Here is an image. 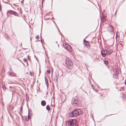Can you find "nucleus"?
Returning a JSON list of instances; mask_svg holds the SVG:
<instances>
[{
  "mask_svg": "<svg viewBox=\"0 0 126 126\" xmlns=\"http://www.w3.org/2000/svg\"><path fill=\"white\" fill-rule=\"evenodd\" d=\"M29 114H30L29 112L28 114V116H26L25 117V119L26 121H28L29 119Z\"/></svg>",
  "mask_w": 126,
  "mask_h": 126,
  "instance_id": "9b49d317",
  "label": "nucleus"
},
{
  "mask_svg": "<svg viewBox=\"0 0 126 126\" xmlns=\"http://www.w3.org/2000/svg\"><path fill=\"white\" fill-rule=\"evenodd\" d=\"M41 103L42 105L43 106H45L46 104V102L44 100L42 101L41 102Z\"/></svg>",
  "mask_w": 126,
  "mask_h": 126,
  "instance_id": "f8f14e48",
  "label": "nucleus"
},
{
  "mask_svg": "<svg viewBox=\"0 0 126 126\" xmlns=\"http://www.w3.org/2000/svg\"><path fill=\"white\" fill-rule=\"evenodd\" d=\"M108 30L110 33L111 34L112 36L114 37V33L113 31V28L112 27L110 26L108 27Z\"/></svg>",
  "mask_w": 126,
  "mask_h": 126,
  "instance_id": "20e7f679",
  "label": "nucleus"
},
{
  "mask_svg": "<svg viewBox=\"0 0 126 126\" xmlns=\"http://www.w3.org/2000/svg\"><path fill=\"white\" fill-rule=\"evenodd\" d=\"M116 73H115V75H116V76H117V75L119 73V71L118 70H116Z\"/></svg>",
  "mask_w": 126,
  "mask_h": 126,
  "instance_id": "dca6fc26",
  "label": "nucleus"
},
{
  "mask_svg": "<svg viewBox=\"0 0 126 126\" xmlns=\"http://www.w3.org/2000/svg\"><path fill=\"white\" fill-rule=\"evenodd\" d=\"M47 73L48 74L50 73V71L49 70H47Z\"/></svg>",
  "mask_w": 126,
  "mask_h": 126,
  "instance_id": "5701e85b",
  "label": "nucleus"
},
{
  "mask_svg": "<svg viewBox=\"0 0 126 126\" xmlns=\"http://www.w3.org/2000/svg\"><path fill=\"white\" fill-rule=\"evenodd\" d=\"M78 97H74L72 100V104H76L78 102Z\"/></svg>",
  "mask_w": 126,
  "mask_h": 126,
  "instance_id": "0eeeda50",
  "label": "nucleus"
},
{
  "mask_svg": "<svg viewBox=\"0 0 126 126\" xmlns=\"http://www.w3.org/2000/svg\"><path fill=\"white\" fill-rule=\"evenodd\" d=\"M23 0H22L21 1V3H23Z\"/></svg>",
  "mask_w": 126,
  "mask_h": 126,
  "instance_id": "393cba45",
  "label": "nucleus"
},
{
  "mask_svg": "<svg viewBox=\"0 0 126 126\" xmlns=\"http://www.w3.org/2000/svg\"><path fill=\"white\" fill-rule=\"evenodd\" d=\"M82 111L80 109H76L74 110L73 112H70L69 114L70 117H72L76 116L82 114Z\"/></svg>",
  "mask_w": 126,
  "mask_h": 126,
  "instance_id": "f257e3e1",
  "label": "nucleus"
},
{
  "mask_svg": "<svg viewBox=\"0 0 126 126\" xmlns=\"http://www.w3.org/2000/svg\"><path fill=\"white\" fill-rule=\"evenodd\" d=\"M101 55L103 57H105L106 56V54H107V52H106V50H105H105H102L101 52Z\"/></svg>",
  "mask_w": 126,
  "mask_h": 126,
  "instance_id": "6e6552de",
  "label": "nucleus"
},
{
  "mask_svg": "<svg viewBox=\"0 0 126 126\" xmlns=\"http://www.w3.org/2000/svg\"><path fill=\"white\" fill-rule=\"evenodd\" d=\"M2 87L3 88V90H5V89H6V88L5 86L4 85H3L2 86Z\"/></svg>",
  "mask_w": 126,
  "mask_h": 126,
  "instance_id": "6ab92c4d",
  "label": "nucleus"
},
{
  "mask_svg": "<svg viewBox=\"0 0 126 126\" xmlns=\"http://www.w3.org/2000/svg\"><path fill=\"white\" fill-rule=\"evenodd\" d=\"M46 108L48 110H50V107L48 105L47 106Z\"/></svg>",
  "mask_w": 126,
  "mask_h": 126,
  "instance_id": "2eb2a0df",
  "label": "nucleus"
},
{
  "mask_svg": "<svg viewBox=\"0 0 126 126\" xmlns=\"http://www.w3.org/2000/svg\"><path fill=\"white\" fill-rule=\"evenodd\" d=\"M45 0H42V3Z\"/></svg>",
  "mask_w": 126,
  "mask_h": 126,
  "instance_id": "a878e982",
  "label": "nucleus"
},
{
  "mask_svg": "<svg viewBox=\"0 0 126 126\" xmlns=\"http://www.w3.org/2000/svg\"><path fill=\"white\" fill-rule=\"evenodd\" d=\"M116 12L115 13V14H116Z\"/></svg>",
  "mask_w": 126,
  "mask_h": 126,
  "instance_id": "7c9ffc66",
  "label": "nucleus"
},
{
  "mask_svg": "<svg viewBox=\"0 0 126 126\" xmlns=\"http://www.w3.org/2000/svg\"><path fill=\"white\" fill-rule=\"evenodd\" d=\"M57 75H55L54 76V80L55 81H57V79L58 77Z\"/></svg>",
  "mask_w": 126,
  "mask_h": 126,
  "instance_id": "ddd939ff",
  "label": "nucleus"
},
{
  "mask_svg": "<svg viewBox=\"0 0 126 126\" xmlns=\"http://www.w3.org/2000/svg\"><path fill=\"white\" fill-rule=\"evenodd\" d=\"M105 49L106 50V52L108 55L110 54L112 52V50L109 47H105Z\"/></svg>",
  "mask_w": 126,
  "mask_h": 126,
  "instance_id": "423d86ee",
  "label": "nucleus"
},
{
  "mask_svg": "<svg viewBox=\"0 0 126 126\" xmlns=\"http://www.w3.org/2000/svg\"><path fill=\"white\" fill-rule=\"evenodd\" d=\"M36 40H38L39 38V36L38 35V36H36Z\"/></svg>",
  "mask_w": 126,
  "mask_h": 126,
  "instance_id": "412c9836",
  "label": "nucleus"
},
{
  "mask_svg": "<svg viewBox=\"0 0 126 126\" xmlns=\"http://www.w3.org/2000/svg\"><path fill=\"white\" fill-rule=\"evenodd\" d=\"M76 122L75 120L70 119L66 122V124L68 126H74Z\"/></svg>",
  "mask_w": 126,
  "mask_h": 126,
  "instance_id": "7ed1b4c3",
  "label": "nucleus"
},
{
  "mask_svg": "<svg viewBox=\"0 0 126 126\" xmlns=\"http://www.w3.org/2000/svg\"><path fill=\"white\" fill-rule=\"evenodd\" d=\"M45 83H46V84L47 86H48V80H45Z\"/></svg>",
  "mask_w": 126,
  "mask_h": 126,
  "instance_id": "aec40b11",
  "label": "nucleus"
},
{
  "mask_svg": "<svg viewBox=\"0 0 126 126\" xmlns=\"http://www.w3.org/2000/svg\"><path fill=\"white\" fill-rule=\"evenodd\" d=\"M45 80H47V78L45 77Z\"/></svg>",
  "mask_w": 126,
  "mask_h": 126,
  "instance_id": "b1692460",
  "label": "nucleus"
},
{
  "mask_svg": "<svg viewBox=\"0 0 126 126\" xmlns=\"http://www.w3.org/2000/svg\"><path fill=\"white\" fill-rule=\"evenodd\" d=\"M24 62H27V60L26 59H24Z\"/></svg>",
  "mask_w": 126,
  "mask_h": 126,
  "instance_id": "4be33fe9",
  "label": "nucleus"
},
{
  "mask_svg": "<svg viewBox=\"0 0 126 126\" xmlns=\"http://www.w3.org/2000/svg\"><path fill=\"white\" fill-rule=\"evenodd\" d=\"M125 85H126V79L125 81Z\"/></svg>",
  "mask_w": 126,
  "mask_h": 126,
  "instance_id": "c85d7f7f",
  "label": "nucleus"
},
{
  "mask_svg": "<svg viewBox=\"0 0 126 126\" xmlns=\"http://www.w3.org/2000/svg\"><path fill=\"white\" fill-rule=\"evenodd\" d=\"M13 76H15V75H13Z\"/></svg>",
  "mask_w": 126,
  "mask_h": 126,
  "instance_id": "2f4dec72",
  "label": "nucleus"
},
{
  "mask_svg": "<svg viewBox=\"0 0 126 126\" xmlns=\"http://www.w3.org/2000/svg\"><path fill=\"white\" fill-rule=\"evenodd\" d=\"M30 74L32 76L33 75V73L32 72L30 71Z\"/></svg>",
  "mask_w": 126,
  "mask_h": 126,
  "instance_id": "a211bd4d",
  "label": "nucleus"
},
{
  "mask_svg": "<svg viewBox=\"0 0 126 126\" xmlns=\"http://www.w3.org/2000/svg\"><path fill=\"white\" fill-rule=\"evenodd\" d=\"M65 64L67 67L69 69H71L73 66V62L71 59L68 58H67L65 59Z\"/></svg>",
  "mask_w": 126,
  "mask_h": 126,
  "instance_id": "f03ea898",
  "label": "nucleus"
},
{
  "mask_svg": "<svg viewBox=\"0 0 126 126\" xmlns=\"http://www.w3.org/2000/svg\"><path fill=\"white\" fill-rule=\"evenodd\" d=\"M26 99H27V100L28 99V98H27V96H26Z\"/></svg>",
  "mask_w": 126,
  "mask_h": 126,
  "instance_id": "c756f323",
  "label": "nucleus"
},
{
  "mask_svg": "<svg viewBox=\"0 0 126 126\" xmlns=\"http://www.w3.org/2000/svg\"><path fill=\"white\" fill-rule=\"evenodd\" d=\"M101 19L102 21H104L106 19L105 17L103 16H101Z\"/></svg>",
  "mask_w": 126,
  "mask_h": 126,
  "instance_id": "4468645a",
  "label": "nucleus"
},
{
  "mask_svg": "<svg viewBox=\"0 0 126 126\" xmlns=\"http://www.w3.org/2000/svg\"><path fill=\"white\" fill-rule=\"evenodd\" d=\"M22 106H21V108H20V110H22Z\"/></svg>",
  "mask_w": 126,
  "mask_h": 126,
  "instance_id": "bb28decb",
  "label": "nucleus"
},
{
  "mask_svg": "<svg viewBox=\"0 0 126 126\" xmlns=\"http://www.w3.org/2000/svg\"><path fill=\"white\" fill-rule=\"evenodd\" d=\"M76 126H78V125H76Z\"/></svg>",
  "mask_w": 126,
  "mask_h": 126,
  "instance_id": "473e14b6",
  "label": "nucleus"
},
{
  "mask_svg": "<svg viewBox=\"0 0 126 126\" xmlns=\"http://www.w3.org/2000/svg\"><path fill=\"white\" fill-rule=\"evenodd\" d=\"M83 43L84 45L86 46L87 47L90 46V45L89 44L88 42L87 41L85 40L84 39L83 40Z\"/></svg>",
  "mask_w": 126,
  "mask_h": 126,
  "instance_id": "1a4fd4ad",
  "label": "nucleus"
},
{
  "mask_svg": "<svg viewBox=\"0 0 126 126\" xmlns=\"http://www.w3.org/2000/svg\"><path fill=\"white\" fill-rule=\"evenodd\" d=\"M9 12L11 14L14 15L16 16H17V13L15 11L12 10H10L9 11Z\"/></svg>",
  "mask_w": 126,
  "mask_h": 126,
  "instance_id": "9d476101",
  "label": "nucleus"
},
{
  "mask_svg": "<svg viewBox=\"0 0 126 126\" xmlns=\"http://www.w3.org/2000/svg\"><path fill=\"white\" fill-rule=\"evenodd\" d=\"M63 47L69 52H71L72 50L71 47L65 43H63Z\"/></svg>",
  "mask_w": 126,
  "mask_h": 126,
  "instance_id": "39448f33",
  "label": "nucleus"
},
{
  "mask_svg": "<svg viewBox=\"0 0 126 126\" xmlns=\"http://www.w3.org/2000/svg\"><path fill=\"white\" fill-rule=\"evenodd\" d=\"M0 10H1V5L0 4Z\"/></svg>",
  "mask_w": 126,
  "mask_h": 126,
  "instance_id": "cd10ccee",
  "label": "nucleus"
},
{
  "mask_svg": "<svg viewBox=\"0 0 126 126\" xmlns=\"http://www.w3.org/2000/svg\"><path fill=\"white\" fill-rule=\"evenodd\" d=\"M104 63L105 64L107 65L108 64V61H106V60L105 61L104 60Z\"/></svg>",
  "mask_w": 126,
  "mask_h": 126,
  "instance_id": "f3484780",
  "label": "nucleus"
}]
</instances>
